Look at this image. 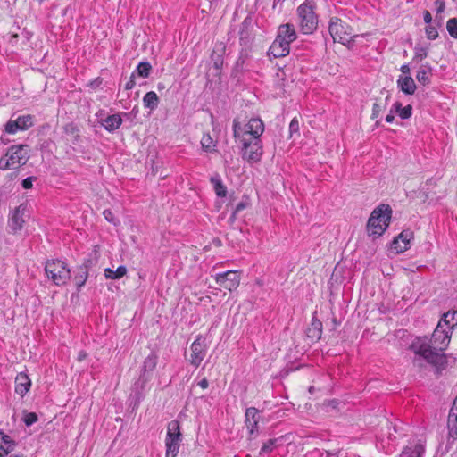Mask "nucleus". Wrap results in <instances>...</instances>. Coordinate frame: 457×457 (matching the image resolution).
<instances>
[{
    "instance_id": "obj_34",
    "label": "nucleus",
    "mask_w": 457,
    "mask_h": 457,
    "mask_svg": "<svg viewBox=\"0 0 457 457\" xmlns=\"http://www.w3.org/2000/svg\"><path fill=\"white\" fill-rule=\"evenodd\" d=\"M446 29L450 36L457 39V19L452 18L446 22Z\"/></svg>"
},
{
    "instance_id": "obj_29",
    "label": "nucleus",
    "mask_w": 457,
    "mask_h": 457,
    "mask_svg": "<svg viewBox=\"0 0 457 457\" xmlns=\"http://www.w3.org/2000/svg\"><path fill=\"white\" fill-rule=\"evenodd\" d=\"M424 453V446L417 444L413 448L406 447L403 451V457H421Z\"/></svg>"
},
{
    "instance_id": "obj_6",
    "label": "nucleus",
    "mask_w": 457,
    "mask_h": 457,
    "mask_svg": "<svg viewBox=\"0 0 457 457\" xmlns=\"http://www.w3.org/2000/svg\"><path fill=\"white\" fill-rule=\"evenodd\" d=\"M313 9L312 0H306L297 9L301 29L304 34H311L317 28L318 19Z\"/></svg>"
},
{
    "instance_id": "obj_18",
    "label": "nucleus",
    "mask_w": 457,
    "mask_h": 457,
    "mask_svg": "<svg viewBox=\"0 0 457 457\" xmlns=\"http://www.w3.org/2000/svg\"><path fill=\"white\" fill-rule=\"evenodd\" d=\"M122 123V119L120 114H112L103 119L101 121L102 126L109 132L117 130Z\"/></svg>"
},
{
    "instance_id": "obj_46",
    "label": "nucleus",
    "mask_w": 457,
    "mask_h": 457,
    "mask_svg": "<svg viewBox=\"0 0 457 457\" xmlns=\"http://www.w3.org/2000/svg\"><path fill=\"white\" fill-rule=\"evenodd\" d=\"M34 179L32 177L26 178L22 180V187L25 189H29L32 187Z\"/></svg>"
},
{
    "instance_id": "obj_21",
    "label": "nucleus",
    "mask_w": 457,
    "mask_h": 457,
    "mask_svg": "<svg viewBox=\"0 0 457 457\" xmlns=\"http://www.w3.org/2000/svg\"><path fill=\"white\" fill-rule=\"evenodd\" d=\"M14 441L0 431V457H4L14 449Z\"/></svg>"
},
{
    "instance_id": "obj_14",
    "label": "nucleus",
    "mask_w": 457,
    "mask_h": 457,
    "mask_svg": "<svg viewBox=\"0 0 457 457\" xmlns=\"http://www.w3.org/2000/svg\"><path fill=\"white\" fill-rule=\"evenodd\" d=\"M261 415L256 408L250 407L245 411V425L251 438L256 436L258 433V423Z\"/></svg>"
},
{
    "instance_id": "obj_49",
    "label": "nucleus",
    "mask_w": 457,
    "mask_h": 457,
    "mask_svg": "<svg viewBox=\"0 0 457 457\" xmlns=\"http://www.w3.org/2000/svg\"><path fill=\"white\" fill-rule=\"evenodd\" d=\"M432 21V16L430 14V12L428 11H425L424 12V21L427 23V24H429Z\"/></svg>"
},
{
    "instance_id": "obj_50",
    "label": "nucleus",
    "mask_w": 457,
    "mask_h": 457,
    "mask_svg": "<svg viewBox=\"0 0 457 457\" xmlns=\"http://www.w3.org/2000/svg\"><path fill=\"white\" fill-rule=\"evenodd\" d=\"M276 65L278 66L277 76L278 77L281 76V80H284V71H283L284 67L279 66L278 63H276Z\"/></svg>"
},
{
    "instance_id": "obj_5",
    "label": "nucleus",
    "mask_w": 457,
    "mask_h": 457,
    "mask_svg": "<svg viewBox=\"0 0 457 457\" xmlns=\"http://www.w3.org/2000/svg\"><path fill=\"white\" fill-rule=\"evenodd\" d=\"M182 442L180 424L177 420L170 421L167 425L165 436V457H177Z\"/></svg>"
},
{
    "instance_id": "obj_38",
    "label": "nucleus",
    "mask_w": 457,
    "mask_h": 457,
    "mask_svg": "<svg viewBox=\"0 0 457 457\" xmlns=\"http://www.w3.org/2000/svg\"><path fill=\"white\" fill-rule=\"evenodd\" d=\"M105 220L110 223L116 225L118 223V220L111 210H104L103 212Z\"/></svg>"
},
{
    "instance_id": "obj_17",
    "label": "nucleus",
    "mask_w": 457,
    "mask_h": 457,
    "mask_svg": "<svg viewBox=\"0 0 457 457\" xmlns=\"http://www.w3.org/2000/svg\"><path fill=\"white\" fill-rule=\"evenodd\" d=\"M447 426L449 436L453 439H457V395L448 415Z\"/></svg>"
},
{
    "instance_id": "obj_3",
    "label": "nucleus",
    "mask_w": 457,
    "mask_h": 457,
    "mask_svg": "<svg viewBox=\"0 0 457 457\" xmlns=\"http://www.w3.org/2000/svg\"><path fill=\"white\" fill-rule=\"evenodd\" d=\"M264 131V124L261 119L253 118L245 125L234 120L233 133L237 142H245L251 139H260Z\"/></svg>"
},
{
    "instance_id": "obj_33",
    "label": "nucleus",
    "mask_w": 457,
    "mask_h": 457,
    "mask_svg": "<svg viewBox=\"0 0 457 457\" xmlns=\"http://www.w3.org/2000/svg\"><path fill=\"white\" fill-rule=\"evenodd\" d=\"M429 78H430V71L427 70L425 68H420L416 75V79L420 83H422L423 85L429 83Z\"/></svg>"
},
{
    "instance_id": "obj_25",
    "label": "nucleus",
    "mask_w": 457,
    "mask_h": 457,
    "mask_svg": "<svg viewBox=\"0 0 457 457\" xmlns=\"http://www.w3.org/2000/svg\"><path fill=\"white\" fill-rule=\"evenodd\" d=\"M391 109H393L394 112H396L403 120L409 119L411 116L412 107L410 104L403 107L400 102H395L392 105Z\"/></svg>"
},
{
    "instance_id": "obj_51",
    "label": "nucleus",
    "mask_w": 457,
    "mask_h": 457,
    "mask_svg": "<svg viewBox=\"0 0 457 457\" xmlns=\"http://www.w3.org/2000/svg\"><path fill=\"white\" fill-rule=\"evenodd\" d=\"M199 386L203 389H206L209 386L208 380L206 378H203L199 383Z\"/></svg>"
},
{
    "instance_id": "obj_8",
    "label": "nucleus",
    "mask_w": 457,
    "mask_h": 457,
    "mask_svg": "<svg viewBox=\"0 0 457 457\" xmlns=\"http://www.w3.org/2000/svg\"><path fill=\"white\" fill-rule=\"evenodd\" d=\"M328 29L334 42L346 45L352 41L353 29L341 19L337 17L331 18Z\"/></svg>"
},
{
    "instance_id": "obj_20",
    "label": "nucleus",
    "mask_w": 457,
    "mask_h": 457,
    "mask_svg": "<svg viewBox=\"0 0 457 457\" xmlns=\"http://www.w3.org/2000/svg\"><path fill=\"white\" fill-rule=\"evenodd\" d=\"M322 334V323L320 320L312 318L311 325L306 330V335L312 340H319Z\"/></svg>"
},
{
    "instance_id": "obj_1",
    "label": "nucleus",
    "mask_w": 457,
    "mask_h": 457,
    "mask_svg": "<svg viewBox=\"0 0 457 457\" xmlns=\"http://www.w3.org/2000/svg\"><path fill=\"white\" fill-rule=\"evenodd\" d=\"M453 327L445 326L444 322H438L435 328L430 344L426 339L417 338L410 348L415 353L413 364L421 367L423 361L440 367L445 363L443 352L446 349L451 340Z\"/></svg>"
},
{
    "instance_id": "obj_53",
    "label": "nucleus",
    "mask_w": 457,
    "mask_h": 457,
    "mask_svg": "<svg viewBox=\"0 0 457 457\" xmlns=\"http://www.w3.org/2000/svg\"><path fill=\"white\" fill-rule=\"evenodd\" d=\"M401 71H402L403 73H405V74H406V73H409V72H410V68H409V66H408V65H406V64H405V65H403V66L401 67Z\"/></svg>"
},
{
    "instance_id": "obj_27",
    "label": "nucleus",
    "mask_w": 457,
    "mask_h": 457,
    "mask_svg": "<svg viewBox=\"0 0 457 457\" xmlns=\"http://www.w3.org/2000/svg\"><path fill=\"white\" fill-rule=\"evenodd\" d=\"M157 355L155 353H151L148 355L144 362L142 367L143 375L145 376L147 372H152L157 364Z\"/></svg>"
},
{
    "instance_id": "obj_39",
    "label": "nucleus",
    "mask_w": 457,
    "mask_h": 457,
    "mask_svg": "<svg viewBox=\"0 0 457 457\" xmlns=\"http://www.w3.org/2000/svg\"><path fill=\"white\" fill-rule=\"evenodd\" d=\"M426 35L428 39H436L438 37V32L435 27L429 25L426 28Z\"/></svg>"
},
{
    "instance_id": "obj_32",
    "label": "nucleus",
    "mask_w": 457,
    "mask_h": 457,
    "mask_svg": "<svg viewBox=\"0 0 457 457\" xmlns=\"http://www.w3.org/2000/svg\"><path fill=\"white\" fill-rule=\"evenodd\" d=\"M16 120L18 121V124L20 125V129L25 130L33 125L34 117L29 114L21 115V116H19L16 119Z\"/></svg>"
},
{
    "instance_id": "obj_54",
    "label": "nucleus",
    "mask_w": 457,
    "mask_h": 457,
    "mask_svg": "<svg viewBox=\"0 0 457 457\" xmlns=\"http://www.w3.org/2000/svg\"><path fill=\"white\" fill-rule=\"evenodd\" d=\"M380 125V120L376 121V126L378 127Z\"/></svg>"
},
{
    "instance_id": "obj_44",
    "label": "nucleus",
    "mask_w": 457,
    "mask_h": 457,
    "mask_svg": "<svg viewBox=\"0 0 457 457\" xmlns=\"http://www.w3.org/2000/svg\"><path fill=\"white\" fill-rule=\"evenodd\" d=\"M75 279H76V284H77L78 288H80L85 284V282L87 280V273L83 272V274L77 276L75 278Z\"/></svg>"
},
{
    "instance_id": "obj_55",
    "label": "nucleus",
    "mask_w": 457,
    "mask_h": 457,
    "mask_svg": "<svg viewBox=\"0 0 457 457\" xmlns=\"http://www.w3.org/2000/svg\"><path fill=\"white\" fill-rule=\"evenodd\" d=\"M162 87H162L161 84H159V85H158V88H159V89H161V88H162Z\"/></svg>"
},
{
    "instance_id": "obj_52",
    "label": "nucleus",
    "mask_w": 457,
    "mask_h": 457,
    "mask_svg": "<svg viewBox=\"0 0 457 457\" xmlns=\"http://www.w3.org/2000/svg\"><path fill=\"white\" fill-rule=\"evenodd\" d=\"M245 205L243 203H239L236 207L235 212H241L243 209H245Z\"/></svg>"
},
{
    "instance_id": "obj_47",
    "label": "nucleus",
    "mask_w": 457,
    "mask_h": 457,
    "mask_svg": "<svg viewBox=\"0 0 457 457\" xmlns=\"http://www.w3.org/2000/svg\"><path fill=\"white\" fill-rule=\"evenodd\" d=\"M284 2L285 0H274L273 8L278 12H282Z\"/></svg>"
},
{
    "instance_id": "obj_37",
    "label": "nucleus",
    "mask_w": 457,
    "mask_h": 457,
    "mask_svg": "<svg viewBox=\"0 0 457 457\" xmlns=\"http://www.w3.org/2000/svg\"><path fill=\"white\" fill-rule=\"evenodd\" d=\"M428 56V49L426 47H415V55L414 59L418 61H422Z\"/></svg>"
},
{
    "instance_id": "obj_11",
    "label": "nucleus",
    "mask_w": 457,
    "mask_h": 457,
    "mask_svg": "<svg viewBox=\"0 0 457 457\" xmlns=\"http://www.w3.org/2000/svg\"><path fill=\"white\" fill-rule=\"evenodd\" d=\"M190 350V363L195 367H198L206 354L207 345L205 338L203 336L198 335L192 343Z\"/></svg>"
},
{
    "instance_id": "obj_22",
    "label": "nucleus",
    "mask_w": 457,
    "mask_h": 457,
    "mask_svg": "<svg viewBox=\"0 0 457 457\" xmlns=\"http://www.w3.org/2000/svg\"><path fill=\"white\" fill-rule=\"evenodd\" d=\"M390 94L387 93L384 101H382L381 99H377V101L374 103L372 106V113L370 116L372 120L378 119L381 115V113L386 110Z\"/></svg>"
},
{
    "instance_id": "obj_35",
    "label": "nucleus",
    "mask_w": 457,
    "mask_h": 457,
    "mask_svg": "<svg viewBox=\"0 0 457 457\" xmlns=\"http://www.w3.org/2000/svg\"><path fill=\"white\" fill-rule=\"evenodd\" d=\"M20 129V125L18 124V121L15 120H9L5 125V131L9 134H14Z\"/></svg>"
},
{
    "instance_id": "obj_7",
    "label": "nucleus",
    "mask_w": 457,
    "mask_h": 457,
    "mask_svg": "<svg viewBox=\"0 0 457 457\" xmlns=\"http://www.w3.org/2000/svg\"><path fill=\"white\" fill-rule=\"evenodd\" d=\"M45 270L47 277L57 286L65 284L71 277L70 269L60 260L47 262Z\"/></svg>"
},
{
    "instance_id": "obj_19",
    "label": "nucleus",
    "mask_w": 457,
    "mask_h": 457,
    "mask_svg": "<svg viewBox=\"0 0 457 457\" xmlns=\"http://www.w3.org/2000/svg\"><path fill=\"white\" fill-rule=\"evenodd\" d=\"M397 86L403 93L407 95H412L416 90L415 82L410 76H400L397 80Z\"/></svg>"
},
{
    "instance_id": "obj_15",
    "label": "nucleus",
    "mask_w": 457,
    "mask_h": 457,
    "mask_svg": "<svg viewBox=\"0 0 457 457\" xmlns=\"http://www.w3.org/2000/svg\"><path fill=\"white\" fill-rule=\"evenodd\" d=\"M413 238V233L410 230H403L394 239L391 244V250L399 253L407 250L410 246V242Z\"/></svg>"
},
{
    "instance_id": "obj_45",
    "label": "nucleus",
    "mask_w": 457,
    "mask_h": 457,
    "mask_svg": "<svg viewBox=\"0 0 457 457\" xmlns=\"http://www.w3.org/2000/svg\"><path fill=\"white\" fill-rule=\"evenodd\" d=\"M435 6L437 13H441L445 11V5L443 0H436Z\"/></svg>"
},
{
    "instance_id": "obj_36",
    "label": "nucleus",
    "mask_w": 457,
    "mask_h": 457,
    "mask_svg": "<svg viewBox=\"0 0 457 457\" xmlns=\"http://www.w3.org/2000/svg\"><path fill=\"white\" fill-rule=\"evenodd\" d=\"M299 129H300L299 120H297L296 117H295L292 119V120L289 124L290 137H293L294 135H295V134H297V136H299Z\"/></svg>"
},
{
    "instance_id": "obj_48",
    "label": "nucleus",
    "mask_w": 457,
    "mask_h": 457,
    "mask_svg": "<svg viewBox=\"0 0 457 457\" xmlns=\"http://www.w3.org/2000/svg\"><path fill=\"white\" fill-rule=\"evenodd\" d=\"M394 120H395L394 110L390 109L389 113L386 116V121L388 123H391L394 121Z\"/></svg>"
},
{
    "instance_id": "obj_43",
    "label": "nucleus",
    "mask_w": 457,
    "mask_h": 457,
    "mask_svg": "<svg viewBox=\"0 0 457 457\" xmlns=\"http://www.w3.org/2000/svg\"><path fill=\"white\" fill-rule=\"evenodd\" d=\"M296 38V34L294 29L289 24H287V45Z\"/></svg>"
},
{
    "instance_id": "obj_26",
    "label": "nucleus",
    "mask_w": 457,
    "mask_h": 457,
    "mask_svg": "<svg viewBox=\"0 0 457 457\" xmlns=\"http://www.w3.org/2000/svg\"><path fill=\"white\" fill-rule=\"evenodd\" d=\"M211 182L213 186L214 191L219 197H224L227 193V188L225 185L222 183L221 178L220 175H215L211 178Z\"/></svg>"
},
{
    "instance_id": "obj_2",
    "label": "nucleus",
    "mask_w": 457,
    "mask_h": 457,
    "mask_svg": "<svg viewBox=\"0 0 457 457\" xmlns=\"http://www.w3.org/2000/svg\"><path fill=\"white\" fill-rule=\"evenodd\" d=\"M392 210L387 204H380L371 212L368 223L367 231L370 236L379 237L389 226Z\"/></svg>"
},
{
    "instance_id": "obj_23",
    "label": "nucleus",
    "mask_w": 457,
    "mask_h": 457,
    "mask_svg": "<svg viewBox=\"0 0 457 457\" xmlns=\"http://www.w3.org/2000/svg\"><path fill=\"white\" fill-rule=\"evenodd\" d=\"M159 97L154 91L147 92L143 97V104L145 108L154 111L157 108L159 104Z\"/></svg>"
},
{
    "instance_id": "obj_13",
    "label": "nucleus",
    "mask_w": 457,
    "mask_h": 457,
    "mask_svg": "<svg viewBox=\"0 0 457 457\" xmlns=\"http://www.w3.org/2000/svg\"><path fill=\"white\" fill-rule=\"evenodd\" d=\"M28 209L25 204H20L9 216V226L13 231L21 230L28 218Z\"/></svg>"
},
{
    "instance_id": "obj_4",
    "label": "nucleus",
    "mask_w": 457,
    "mask_h": 457,
    "mask_svg": "<svg viewBox=\"0 0 457 457\" xmlns=\"http://www.w3.org/2000/svg\"><path fill=\"white\" fill-rule=\"evenodd\" d=\"M28 159L29 154L26 145H12L8 148L5 154L0 159V169L16 170L24 165Z\"/></svg>"
},
{
    "instance_id": "obj_9",
    "label": "nucleus",
    "mask_w": 457,
    "mask_h": 457,
    "mask_svg": "<svg viewBox=\"0 0 457 457\" xmlns=\"http://www.w3.org/2000/svg\"><path fill=\"white\" fill-rule=\"evenodd\" d=\"M242 144L243 158L249 162H257L262 155V145L261 139H251L250 141L239 142Z\"/></svg>"
},
{
    "instance_id": "obj_41",
    "label": "nucleus",
    "mask_w": 457,
    "mask_h": 457,
    "mask_svg": "<svg viewBox=\"0 0 457 457\" xmlns=\"http://www.w3.org/2000/svg\"><path fill=\"white\" fill-rule=\"evenodd\" d=\"M276 440H269L267 443H265L261 450L262 453H270L272 451L273 446L275 445Z\"/></svg>"
},
{
    "instance_id": "obj_31",
    "label": "nucleus",
    "mask_w": 457,
    "mask_h": 457,
    "mask_svg": "<svg viewBox=\"0 0 457 457\" xmlns=\"http://www.w3.org/2000/svg\"><path fill=\"white\" fill-rule=\"evenodd\" d=\"M439 322H444L445 326L453 327V329L457 327V311L444 314V317L439 320Z\"/></svg>"
},
{
    "instance_id": "obj_10",
    "label": "nucleus",
    "mask_w": 457,
    "mask_h": 457,
    "mask_svg": "<svg viewBox=\"0 0 457 457\" xmlns=\"http://www.w3.org/2000/svg\"><path fill=\"white\" fill-rule=\"evenodd\" d=\"M214 279L218 285L233 291L237 289L240 284V275L237 270H228L222 273H217L214 276Z\"/></svg>"
},
{
    "instance_id": "obj_24",
    "label": "nucleus",
    "mask_w": 457,
    "mask_h": 457,
    "mask_svg": "<svg viewBox=\"0 0 457 457\" xmlns=\"http://www.w3.org/2000/svg\"><path fill=\"white\" fill-rule=\"evenodd\" d=\"M200 143L204 151L207 153H214L216 151V141L212 137L210 133H204Z\"/></svg>"
},
{
    "instance_id": "obj_16",
    "label": "nucleus",
    "mask_w": 457,
    "mask_h": 457,
    "mask_svg": "<svg viewBox=\"0 0 457 457\" xmlns=\"http://www.w3.org/2000/svg\"><path fill=\"white\" fill-rule=\"evenodd\" d=\"M31 381L27 374L20 372L15 378V392L21 396H24L29 390Z\"/></svg>"
},
{
    "instance_id": "obj_30",
    "label": "nucleus",
    "mask_w": 457,
    "mask_h": 457,
    "mask_svg": "<svg viewBox=\"0 0 457 457\" xmlns=\"http://www.w3.org/2000/svg\"><path fill=\"white\" fill-rule=\"evenodd\" d=\"M152 70V66L148 62H141L137 66L135 75L142 77L144 79L148 78L150 75V71Z\"/></svg>"
},
{
    "instance_id": "obj_42",
    "label": "nucleus",
    "mask_w": 457,
    "mask_h": 457,
    "mask_svg": "<svg viewBox=\"0 0 457 457\" xmlns=\"http://www.w3.org/2000/svg\"><path fill=\"white\" fill-rule=\"evenodd\" d=\"M136 75L135 72H132L130 75L129 79L127 81V83L124 86V88L126 90H131L136 86Z\"/></svg>"
},
{
    "instance_id": "obj_40",
    "label": "nucleus",
    "mask_w": 457,
    "mask_h": 457,
    "mask_svg": "<svg viewBox=\"0 0 457 457\" xmlns=\"http://www.w3.org/2000/svg\"><path fill=\"white\" fill-rule=\"evenodd\" d=\"M37 420V416L34 412L27 413L24 417V422L27 426H31Z\"/></svg>"
},
{
    "instance_id": "obj_12",
    "label": "nucleus",
    "mask_w": 457,
    "mask_h": 457,
    "mask_svg": "<svg viewBox=\"0 0 457 457\" xmlns=\"http://www.w3.org/2000/svg\"><path fill=\"white\" fill-rule=\"evenodd\" d=\"M286 32V26L281 25L278 29V34L269 50V56L274 59L284 58L286 56V37L283 33Z\"/></svg>"
},
{
    "instance_id": "obj_28",
    "label": "nucleus",
    "mask_w": 457,
    "mask_h": 457,
    "mask_svg": "<svg viewBox=\"0 0 457 457\" xmlns=\"http://www.w3.org/2000/svg\"><path fill=\"white\" fill-rule=\"evenodd\" d=\"M127 273V268L125 266H119L116 270L110 268L104 269V276L108 279H119L125 276Z\"/></svg>"
}]
</instances>
